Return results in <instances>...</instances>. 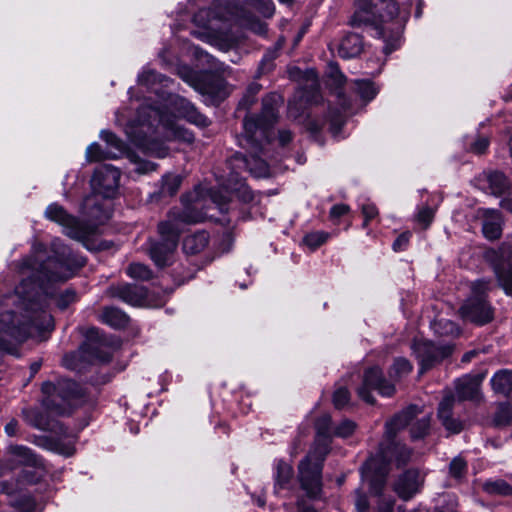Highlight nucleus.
Returning <instances> with one entry per match:
<instances>
[{
  "label": "nucleus",
  "instance_id": "nucleus-1",
  "mask_svg": "<svg viewBox=\"0 0 512 512\" xmlns=\"http://www.w3.org/2000/svg\"><path fill=\"white\" fill-rule=\"evenodd\" d=\"M53 255H46L42 244L34 246L33 255L24 259L19 267L23 277L15 294L25 312L24 320L14 312L0 314V351H9L14 343L28 337L41 336L54 328L53 317L46 310L48 292L46 282L65 281L71 276V253L59 240L52 242Z\"/></svg>",
  "mask_w": 512,
  "mask_h": 512
},
{
  "label": "nucleus",
  "instance_id": "nucleus-2",
  "mask_svg": "<svg viewBox=\"0 0 512 512\" xmlns=\"http://www.w3.org/2000/svg\"><path fill=\"white\" fill-rule=\"evenodd\" d=\"M199 206L198 200H194L193 204L185 206L182 211H171L167 220L159 223L160 240L151 242L149 248L150 257L157 266L164 267L171 264L184 224L204 220L206 213L198 211Z\"/></svg>",
  "mask_w": 512,
  "mask_h": 512
},
{
  "label": "nucleus",
  "instance_id": "nucleus-3",
  "mask_svg": "<svg viewBox=\"0 0 512 512\" xmlns=\"http://www.w3.org/2000/svg\"><path fill=\"white\" fill-rule=\"evenodd\" d=\"M318 440L313 449L299 463L298 478L301 488L310 498H316L321 493L322 466L329 453V439L333 436L334 427L330 415L325 414L316 421Z\"/></svg>",
  "mask_w": 512,
  "mask_h": 512
},
{
  "label": "nucleus",
  "instance_id": "nucleus-4",
  "mask_svg": "<svg viewBox=\"0 0 512 512\" xmlns=\"http://www.w3.org/2000/svg\"><path fill=\"white\" fill-rule=\"evenodd\" d=\"M242 9L230 4H217L214 9H200L193 17L194 23L208 30L217 39L230 44L233 41L231 24L242 17Z\"/></svg>",
  "mask_w": 512,
  "mask_h": 512
},
{
  "label": "nucleus",
  "instance_id": "nucleus-5",
  "mask_svg": "<svg viewBox=\"0 0 512 512\" xmlns=\"http://www.w3.org/2000/svg\"><path fill=\"white\" fill-rule=\"evenodd\" d=\"M280 97L267 95L262 100L261 114L257 117H246L243 123L244 140L255 150H261L264 142H268V129L276 122Z\"/></svg>",
  "mask_w": 512,
  "mask_h": 512
},
{
  "label": "nucleus",
  "instance_id": "nucleus-6",
  "mask_svg": "<svg viewBox=\"0 0 512 512\" xmlns=\"http://www.w3.org/2000/svg\"><path fill=\"white\" fill-rule=\"evenodd\" d=\"M374 6L379 18L374 26L375 33L386 43L383 48L385 54H390L398 47L403 27V21L398 18L399 7L394 0H380Z\"/></svg>",
  "mask_w": 512,
  "mask_h": 512
},
{
  "label": "nucleus",
  "instance_id": "nucleus-7",
  "mask_svg": "<svg viewBox=\"0 0 512 512\" xmlns=\"http://www.w3.org/2000/svg\"><path fill=\"white\" fill-rule=\"evenodd\" d=\"M120 180V171L112 165H101L97 167L91 179V186L94 194L87 196L83 201L84 212L94 218H98L96 211L100 210L97 202V195L104 198H111L116 193Z\"/></svg>",
  "mask_w": 512,
  "mask_h": 512
},
{
  "label": "nucleus",
  "instance_id": "nucleus-8",
  "mask_svg": "<svg viewBox=\"0 0 512 512\" xmlns=\"http://www.w3.org/2000/svg\"><path fill=\"white\" fill-rule=\"evenodd\" d=\"M492 282L490 280H477L471 286V296L461 306L459 312L465 321L476 325H485L493 320L494 310L485 300L490 291Z\"/></svg>",
  "mask_w": 512,
  "mask_h": 512
},
{
  "label": "nucleus",
  "instance_id": "nucleus-9",
  "mask_svg": "<svg viewBox=\"0 0 512 512\" xmlns=\"http://www.w3.org/2000/svg\"><path fill=\"white\" fill-rule=\"evenodd\" d=\"M43 406L56 414L69 413L74 400L79 396L78 385L69 379H61L56 383L45 382L42 385Z\"/></svg>",
  "mask_w": 512,
  "mask_h": 512
},
{
  "label": "nucleus",
  "instance_id": "nucleus-10",
  "mask_svg": "<svg viewBox=\"0 0 512 512\" xmlns=\"http://www.w3.org/2000/svg\"><path fill=\"white\" fill-rule=\"evenodd\" d=\"M484 258L492 266L499 287L512 297V246L502 243L497 248L487 249Z\"/></svg>",
  "mask_w": 512,
  "mask_h": 512
},
{
  "label": "nucleus",
  "instance_id": "nucleus-11",
  "mask_svg": "<svg viewBox=\"0 0 512 512\" xmlns=\"http://www.w3.org/2000/svg\"><path fill=\"white\" fill-rule=\"evenodd\" d=\"M138 122L141 127L147 126L148 129L155 126V123L163 125L170 129L176 139L187 143L194 141V135L187 129L175 125L168 115L159 108L147 106L141 107L138 112Z\"/></svg>",
  "mask_w": 512,
  "mask_h": 512
},
{
  "label": "nucleus",
  "instance_id": "nucleus-12",
  "mask_svg": "<svg viewBox=\"0 0 512 512\" xmlns=\"http://www.w3.org/2000/svg\"><path fill=\"white\" fill-rule=\"evenodd\" d=\"M377 390L382 396L390 397L395 392L393 384L389 383L384 377L380 368L371 367L365 371L363 385L358 389V395L369 404L374 403V398L370 390Z\"/></svg>",
  "mask_w": 512,
  "mask_h": 512
},
{
  "label": "nucleus",
  "instance_id": "nucleus-13",
  "mask_svg": "<svg viewBox=\"0 0 512 512\" xmlns=\"http://www.w3.org/2000/svg\"><path fill=\"white\" fill-rule=\"evenodd\" d=\"M412 349L419 360L420 373H424L452 352V347L449 345L436 346L426 340H415Z\"/></svg>",
  "mask_w": 512,
  "mask_h": 512
},
{
  "label": "nucleus",
  "instance_id": "nucleus-14",
  "mask_svg": "<svg viewBox=\"0 0 512 512\" xmlns=\"http://www.w3.org/2000/svg\"><path fill=\"white\" fill-rule=\"evenodd\" d=\"M166 108L174 117L183 118L199 127H206L210 123L208 118L198 112L192 103L180 96H170Z\"/></svg>",
  "mask_w": 512,
  "mask_h": 512
},
{
  "label": "nucleus",
  "instance_id": "nucleus-15",
  "mask_svg": "<svg viewBox=\"0 0 512 512\" xmlns=\"http://www.w3.org/2000/svg\"><path fill=\"white\" fill-rule=\"evenodd\" d=\"M45 215L51 221L63 226L65 233L69 237L77 239L82 236V229L79 221L74 216L68 214L62 206L58 204L49 205L45 211Z\"/></svg>",
  "mask_w": 512,
  "mask_h": 512
},
{
  "label": "nucleus",
  "instance_id": "nucleus-16",
  "mask_svg": "<svg viewBox=\"0 0 512 512\" xmlns=\"http://www.w3.org/2000/svg\"><path fill=\"white\" fill-rule=\"evenodd\" d=\"M107 293L111 297L118 298L133 306L141 305L146 298V290L144 287L128 283L110 286Z\"/></svg>",
  "mask_w": 512,
  "mask_h": 512
},
{
  "label": "nucleus",
  "instance_id": "nucleus-17",
  "mask_svg": "<svg viewBox=\"0 0 512 512\" xmlns=\"http://www.w3.org/2000/svg\"><path fill=\"white\" fill-rule=\"evenodd\" d=\"M421 484V477L417 470L405 471L395 482L394 490L400 498L408 500L418 492Z\"/></svg>",
  "mask_w": 512,
  "mask_h": 512
},
{
  "label": "nucleus",
  "instance_id": "nucleus-18",
  "mask_svg": "<svg viewBox=\"0 0 512 512\" xmlns=\"http://www.w3.org/2000/svg\"><path fill=\"white\" fill-rule=\"evenodd\" d=\"M484 374L466 375L456 381V394L460 400H478Z\"/></svg>",
  "mask_w": 512,
  "mask_h": 512
},
{
  "label": "nucleus",
  "instance_id": "nucleus-19",
  "mask_svg": "<svg viewBox=\"0 0 512 512\" xmlns=\"http://www.w3.org/2000/svg\"><path fill=\"white\" fill-rule=\"evenodd\" d=\"M454 397L448 395L442 399L438 407V417L443 426L451 433H459L463 429L461 421L452 416Z\"/></svg>",
  "mask_w": 512,
  "mask_h": 512
},
{
  "label": "nucleus",
  "instance_id": "nucleus-20",
  "mask_svg": "<svg viewBox=\"0 0 512 512\" xmlns=\"http://www.w3.org/2000/svg\"><path fill=\"white\" fill-rule=\"evenodd\" d=\"M338 54L344 59L358 56L363 50L362 37L356 33H348L338 44Z\"/></svg>",
  "mask_w": 512,
  "mask_h": 512
},
{
  "label": "nucleus",
  "instance_id": "nucleus-21",
  "mask_svg": "<svg viewBox=\"0 0 512 512\" xmlns=\"http://www.w3.org/2000/svg\"><path fill=\"white\" fill-rule=\"evenodd\" d=\"M482 231L489 240L498 239L502 233L501 216L496 210H484Z\"/></svg>",
  "mask_w": 512,
  "mask_h": 512
},
{
  "label": "nucleus",
  "instance_id": "nucleus-22",
  "mask_svg": "<svg viewBox=\"0 0 512 512\" xmlns=\"http://www.w3.org/2000/svg\"><path fill=\"white\" fill-rule=\"evenodd\" d=\"M303 97L308 103H318L321 95L319 93L318 74L315 70L309 69L304 74Z\"/></svg>",
  "mask_w": 512,
  "mask_h": 512
},
{
  "label": "nucleus",
  "instance_id": "nucleus-23",
  "mask_svg": "<svg viewBox=\"0 0 512 512\" xmlns=\"http://www.w3.org/2000/svg\"><path fill=\"white\" fill-rule=\"evenodd\" d=\"M491 386L495 393L512 398V371L503 369L491 378Z\"/></svg>",
  "mask_w": 512,
  "mask_h": 512
},
{
  "label": "nucleus",
  "instance_id": "nucleus-24",
  "mask_svg": "<svg viewBox=\"0 0 512 512\" xmlns=\"http://www.w3.org/2000/svg\"><path fill=\"white\" fill-rule=\"evenodd\" d=\"M486 181L490 192L496 196L505 194L511 188V182L505 174L500 171H490L486 173Z\"/></svg>",
  "mask_w": 512,
  "mask_h": 512
},
{
  "label": "nucleus",
  "instance_id": "nucleus-25",
  "mask_svg": "<svg viewBox=\"0 0 512 512\" xmlns=\"http://www.w3.org/2000/svg\"><path fill=\"white\" fill-rule=\"evenodd\" d=\"M209 242V235L205 231H199L187 236L183 241V250L186 254H197L203 251Z\"/></svg>",
  "mask_w": 512,
  "mask_h": 512
},
{
  "label": "nucleus",
  "instance_id": "nucleus-26",
  "mask_svg": "<svg viewBox=\"0 0 512 512\" xmlns=\"http://www.w3.org/2000/svg\"><path fill=\"white\" fill-rule=\"evenodd\" d=\"M10 454L15 456L23 465L38 467L42 465L41 459L28 447L22 445H10Z\"/></svg>",
  "mask_w": 512,
  "mask_h": 512
},
{
  "label": "nucleus",
  "instance_id": "nucleus-27",
  "mask_svg": "<svg viewBox=\"0 0 512 512\" xmlns=\"http://www.w3.org/2000/svg\"><path fill=\"white\" fill-rule=\"evenodd\" d=\"M101 319L113 328H124L129 322V317L126 313L115 307H105Z\"/></svg>",
  "mask_w": 512,
  "mask_h": 512
},
{
  "label": "nucleus",
  "instance_id": "nucleus-28",
  "mask_svg": "<svg viewBox=\"0 0 512 512\" xmlns=\"http://www.w3.org/2000/svg\"><path fill=\"white\" fill-rule=\"evenodd\" d=\"M293 477V468L288 463L279 460L276 464V473H275V493H278L279 490L287 489L289 487L290 481Z\"/></svg>",
  "mask_w": 512,
  "mask_h": 512
},
{
  "label": "nucleus",
  "instance_id": "nucleus-29",
  "mask_svg": "<svg viewBox=\"0 0 512 512\" xmlns=\"http://www.w3.org/2000/svg\"><path fill=\"white\" fill-rule=\"evenodd\" d=\"M339 99L341 100L340 106L341 110L335 109L330 110L329 112V131L332 133L333 136H337L344 124V116L342 114V111H346L350 108V104L346 101V99L343 97L342 94H338Z\"/></svg>",
  "mask_w": 512,
  "mask_h": 512
},
{
  "label": "nucleus",
  "instance_id": "nucleus-30",
  "mask_svg": "<svg viewBox=\"0 0 512 512\" xmlns=\"http://www.w3.org/2000/svg\"><path fill=\"white\" fill-rule=\"evenodd\" d=\"M413 406L417 408V414L412 418V420L407 425H411V437L413 439H420L427 435L429 431L430 416L424 415L418 419L417 416L421 413V410L416 405Z\"/></svg>",
  "mask_w": 512,
  "mask_h": 512
},
{
  "label": "nucleus",
  "instance_id": "nucleus-31",
  "mask_svg": "<svg viewBox=\"0 0 512 512\" xmlns=\"http://www.w3.org/2000/svg\"><path fill=\"white\" fill-rule=\"evenodd\" d=\"M100 137L105 141L106 149L109 150V155L114 157V159L120 157L125 153V143L121 139H119L114 133L110 131H102Z\"/></svg>",
  "mask_w": 512,
  "mask_h": 512
},
{
  "label": "nucleus",
  "instance_id": "nucleus-32",
  "mask_svg": "<svg viewBox=\"0 0 512 512\" xmlns=\"http://www.w3.org/2000/svg\"><path fill=\"white\" fill-rule=\"evenodd\" d=\"M25 420L35 428L48 430L50 422L48 417L37 409H26L23 411Z\"/></svg>",
  "mask_w": 512,
  "mask_h": 512
},
{
  "label": "nucleus",
  "instance_id": "nucleus-33",
  "mask_svg": "<svg viewBox=\"0 0 512 512\" xmlns=\"http://www.w3.org/2000/svg\"><path fill=\"white\" fill-rule=\"evenodd\" d=\"M182 178L179 175L167 174L162 178L160 194L162 196H173L180 188Z\"/></svg>",
  "mask_w": 512,
  "mask_h": 512
},
{
  "label": "nucleus",
  "instance_id": "nucleus-34",
  "mask_svg": "<svg viewBox=\"0 0 512 512\" xmlns=\"http://www.w3.org/2000/svg\"><path fill=\"white\" fill-rule=\"evenodd\" d=\"M413 369L412 364L406 358L400 357L395 359L390 371L389 376L392 379H401L407 376Z\"/></svg>",
  "mask_w": 512,
  "mask_h": 512
},
{
  "label": "nucleus",
  "instance_id": "nucleus-35",
  "mask_svg": "<svg viewBox=\"0 0 512 512\" xmlns=\"http://www.w3.org/2000/svg\"><path fill=\"white\" fill-rule=\"evenodd\" d=\"M49 448L66 457L72 456L75 452L74 442L60 438H52L49 441Z\"/></svg>",
  "mask_w": 512,
  "mask_h": 512
},
{
  "label": "nucleus",
  "instance_id": "nucleus-36",
  "mask_svg": "<svg viewBox=\"0 0 512 512\" xmlns=\"http://www.w3.org/2000/svg\"><path fill=\"white\" fill-rule=\"evenodd\" d=\"M138 81L140 84L146 86L147 88H152V86L156 83H161L163 86H166L164 82H168V79L157 73L155 70L145 69L139 75Z\"/></svg>",
  "mask_w": 512,
  "mask_h": 512
},
{
  "label": "nucleus",
  "instance_id": "nucleus-37",
  "mask_svg": "<svg viewBox=\"0 0 512 512\" xmlns=\"http://www.w3.org/2000/svg\"><path fill=\"white\" fill-rule=\"evenodd\" d=\"M109 150L103 148L98 143H92L86 149V158L89 162H98L105 159H114V157L109 155Z\"/></svg>",
  "mask_w": 512,
  "mask_h": 512
},
{
  "label": "nucleus",
  "instance_id": "nucleus-38",
  "mask_svg": "<svg viewBox=\"0 0 512 512\" xmlns=\"http://www.w3.org/2000/svg\"><path fill=\"white\" fill-rule=\"evenodd\" d=\"M127 274L131 278L141 281L150 280L153 276L152 271L148 266L141 263H132L127 268Z\"/></svg>",
  "mask_w": 512,
  "mask_h": 512
},
{
  "label": "nucleus",
  "instance_id": "nucleus-39",
  "mask_svg": "<svg viewBox=\"0 0 512 512\" xmlns=\"http://www.w3.org/2000/svg\"><path fill=\"white\" fill-rule=\"evenodd\" d=\"M356 91L364 101H371L377 94V89L368 80H356Z\"/></svg>",
  "mask_w": 512,
  "mask_h": 512
},
{
  "label": "nucleus",
  "instance_id": "nucleus-40",
  "mask_svg": "<svg viewBox=\"0 0 512 512\" xmlns=\"http://www.w3.org/2000/svg\"><path fill=\"white\" fill-rule=\"evenodd\" d=\"M512 421V407L509 403H501L497 407V411L494 416V422L496 425H507Z\"/></svg>",
  "mask_w": 512,
  "mask_h": 512
},
{
  "label": "nucleus",
  "instance_id": "nucleus-41",
  "mask_svg": "<svg viewBox=\"0 0 512 512\" xmlns=\"http://www.w3.org/2000/svg\"><path fill=\"white\" fill-rule=\"evenodd\" d=\"M486 492L490 494H498L508 496L512 494V487L504 480H497L493 482H487L484 485Z\"/></svg>",
  "mask_w": 512,
  "mask_h": 512
},
{
  "label": "nucleus",
  "instance_id": "nucleus-42",
  "mask_svg": "<svg viewBox=\"0 0 512 512\" xmlns=\"http://www.w3.org/2000/svg\"><path fill=\"white\" fill-rule=\"evenodd\" d=\"M329 237V234L323 231H316L308 233L304 238L303 242L312 250L317 249L319 246L324 244Z\"/></svg>",
  "mask_w": 512,
  "mask_h": 512
},
{
  "label": "nucleus",
  "instance_id": "nucleus-43",
  "mask_svg": "<svg viewBox=\"0 0 512 512\" xmlns=\"http://www.w3.org/2000/svg\"><path fill=\"white\" fill-rule=\"evenodd\" d=\"M327 76H328L329 80L331 81V84L334 85L336 88L342 87L346 81L345 76L339 70V67L336 63L329 64Z\"/></svg>",
  "mask_w": 512,
  "mask_h": 512
},
{
  "label": "nucleus",
  "instance_id": "nucleus-44",
  "mask_svg": "<svg viewBox=\"0 0 512 512\" xmlns=\"http://www.w3.org/2000/svg\"><path fill=\"white\" fill-rule=\"evenodd\" d=\"M356 424L348 419L343 420L337 427L334 428L333 436L349 437L353 434Z\"/></svg>",
  "mask_w": 512,
  "mask_h": 512
},
{
  "label": "nucleus",
  "instance_id": "nucleus-45",
  "mask_svg": "<svg viewBox=\"0 0 512 512\" xmlns=\"http://www.w3.org/2000/svg\"><path fill=\"white\" fill-rule=\"evenodd\" d=\"M350 399L349 391L344 387H339L333 394V404L335 408L342 409L345 407Z\"/></svg>",
  "mask_w": 512,
  "mask_h": 512
},
{
  "label": "nucleus",
  "instance_id": "nucleus-46",
  "mask_svg": "<svg viewBox=\"0 0 512 512\" xmlns=\"http://www.w3.org/2000/svg\"><path fill=\"white\" fill-rule=\"evenodd\" d=\"M435 211L429 206H424L419 209L417 214V221L427 228L434 219Z\"/></svg>",
  "mask_w": 512,
  "mask_h": 512
},
{
  "label": "nucleus",
  "instance_id": "nucleus-47",
  "mask_svg": "<svg viewBox=\"0 0 512 512\" xmlns=\"http://www.w3.org/2000/svg\"><path fill=\"white\" fill-rule=\"evenodd\" d=\"M89 355L98 362H109L111 359V354L107 351H103L101 347L97 345H89L88 348Z\"/></svg>",
  "mask_w": 512,
  "mask_h": 512
},
{
  "label": "nucleus",
  "instance_id": "nucleus-48",
  "mask_svg": "<svg viewBox=\"0 0 512 512\" xmlns=\"http://www.w3.org/2000/svg\"><path fill=\"white\" fill-rule=\"evenodd\" d=\"M20 512H36L37 504L30 497H23L13 504Z\"/></svg>",
  "mask_w": 512,
  "mask_h": 512
},
{
  "label": "nucleus",
  "instance_id": "nucleus-49",
  "mask_svg": "<svg viewBox=\"0 0 512 512\" xmlns=\"http://www.w3.org/2000/svg\"><path fill=\"white\" fill-rule=\"evenodd\" d=\"M450 474L455 478H461L466 472V462L461 458H454L450 463Z\"/></svg>",
  "mask_w": 512,
  "mask_h": 512
},
{
  "label": "nucleus",
  "instance_id": "nucleus-50",
  "mask_svg": "<svg viewBox=\"0 0 512 512\" xmlns=\"http://www.w3.org/2000/svg\"><path fill=\"white\" fill-rule=\"evenodd\" d=\"M76 300V294L73 290H66L65 292L61 293L56 300L57 306L64 310L66 309L71 303H73Z\"/></svg>",
  "mask_w": 512,
  "mask_h": 512
},
{
  "label": "nucleus",
  "instance_id": "nucleus-51",
  "mask_svg": "<svg viewBox=\"0 0 512 512\" xmlns=\"http://www.w3.org/2000/svg\"><path fill=\"white\" fill-rule=\"evenodd\" d=\"M435 330L437 332L445 333V334H449V333L454 334V333L458 332V328L455 325V323H453L450 320H446V319H441V320L437 321L435 323Z\"/></svg>",
  "mask_w": 512,
  "mask_h": 512
},
{
  "label": "nucleus",
  "instance_id": "nucleus-52",
  "mask_svg": "<svg viewBox=\"0 0 512 512\" xmlns=\"http://www.w3.org/2000/svg\"><path fill=\"white\" fill-rule=\"evenodd\" d=\"M21 490V481L19 479L11 481H0V491L12 495Z\"/></svg>",
  "mask_w": 512,
  "mask_h": 512
},
{
  "label": "nucleus",
  "instance_id": "nucleus-53",
  "mask_svg": "<svg viewBox=\"0 0 512 512\" xmlns=\"http://www.w3.org/2000/svg\"><path fill=\"white\" fill-rule=\"evenodd\" d=\"M362 214L365 218L363 227H366L368 221L374 219L378 215V209L373 203H364L361 206Z\"/></svg>",
  "mask_w": 512,
  "mask_h": 512
},
{
  "label": "nucleus",
  "instance_id": "nucleus-54",
  "mask_svg": "<svg viewBox=\"0 0 512 512\" xmlns=\"http://www.w3.org/2000/svg\"><path fill=\"white\" fill-rule=\"evenodd\" d=\"M135 171L139 174H146L156 170L157 165L153 162L146 160H138L135 162Z\"/></svg>",
  "mask_w": 512,
  "mask_h": 512
},
{
  "label": "nucleus",
  "instance_id": "nucleus-55",
  "mask_svg": "<svg viewBox=\"0 0 512 512\" xmlns=\"http://www.w3.org/2000/svg\"><path fill=\"white\" fill-rule=\"evenodd\" d=\"M411 234L410 232H405L399 235L396 240L393 242L392 248L394 251L404 250L409 242Z\"/></svg>",
  "mask_w": 512,
  "mask_h": 512
},
{
  "label": "nucleus",
  "instance_id": "nucleus-56",
  "mask_svg": "<svg viewBox=\"0 0 512 512\" xmlns=\"http://www.w3.org/2000/svg\"><path fill=\"white\" fill-rule=\"evenodd\" d=\"M489 146V140L486 137H479L474 141V143L471 145V150L474 153L482 154L486 151V149Z\"/></svg>",
  "mask_w": 512,
  "mask_h": 512
},
{
  "label": "nucleus",
  "instance_id": "nucleus-57",
  "mask_svg": "<svg viewBox=\"0 0 512 512\" xmlns=\"http://www.w3.org/2000/svg\"><path fill=\"white\" fill-rule=\"evenodd\" d=\"M350 208L346 204L334 205L330 210V217L332 219H339L349 212Z\"/></svg>",
  "mask_w": 512,
  "mask_h": 512
},
{
  "label": "nucleus",
  "instance_id": "nucleus-58",
  "mask_svg": "<svg viewBox=\"0 0 512 512\" xmlns=\"http://www.w3.org/2000/svg\"><path fill=\"white\" fill-rule=\"evenodd\" d=\"M356 495H357V497H356L355 505H356L357 511L358 512H367L369 503H368V499H367L366 495L361 493L359 490L356 492Z\"/></svg>",
  "mask_w": 512,
  "mask_h": 512
},
{
  "label": "nucleus",
  "instance_id": "nucleus-59",
  "mask_svg": "<svg viewBox=\"0 0 512 512\" xmlns=\"http://www.w3.org/2000/svg\"><path fill=\"white\" fill-rule=\"evenodd\" d=\"M261 7V12L264 16L270 17L274 12V5L271 0H259Z\"/></svg>",
  "mask_w": 512,
  "mask_h": 512
},
{
  "label": "nucleus",
  "instance_id": "nucleus-60",
  "mask_svg": "<svg viewBox=\"0 0 512 512\" xmlns=\"http://www.w3.org/2000/svg\"><path fill=\"white\" fill-rule=\"evenodd\" d=\"M232 165L233 167L242 170L248 168V161L247 159L242 155H235L232 159Z\"/></svg>",
  "mask_w": 512,
  "mask_h": 512
},
{
  "label": "nucleus",
  "instance_id": "nucleus-61",
  "mask_svg": "<svg viewBox=\"0 0 512 512\" xmlns=\"http://www.w3.org/2000/svg\"><path fill=\"white\" fill-rule=\"evenodd\" d=\"M278 138L280 144L285 146L292 140V133L289 130H280Z\"/></svg>",
  "mask_w": 512,
  "mask_h": 512
},
{
  "label": "nucleus",
  "instance_id": "nucleus-62",
  "mask_svg": "<svg viewBox=\"0 0 512 512\" xmlns=\"http://www.w3.org/2000/svg\"><path fill=\"white\" fill-rule=\"evenodd\" d=\"M18 430V423L15 420H11L5 425V432L9 436H15Z\"/></svg>",
  "mask_w": 512,
  "mask_h": 512
},
{
  "label": "nucleus",
  "instance_id": "nucleus-63",
  "mask_svg": "<svg viewBox=\"0 0 512 512\" xmlns=\"http://www.w3.org/2000/svg\"><path fill=\"white\" fill-rule=\"evenodd\" d=\"M323 127V123L322 122H318L316 120H310L307 124V128L308 130L312 133V134H316L318 133Z\"/></svg>",
  "mask_w": 512,
  "mask_h": 512
},
{
  "label": "nucleus",
  "instance_id": "nucleus-64",
  "mask_svg": "<svg viewBox=\"0 0 512 512\" xmlns=\"http://www.w3.org/2000/svg\"><path fill=\"white\" fill-rule=\"evenodd\" d=\"M211 200L217 204L219 206V209L221 211H224V205L226 204V199L221 196V195H218L216 193H211Z\"/></svg>",
  "mask_w": 512,
  "mask_h": 512
}]
</instances>
